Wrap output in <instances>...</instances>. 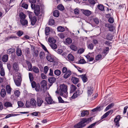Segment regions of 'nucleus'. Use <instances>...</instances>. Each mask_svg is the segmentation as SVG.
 Segmentation results:
<instances>
[{"instance_id": "obj_60", "label": "nucleus", "mask_w": 128, "mask_h": 128, "mask_svg": "<svg viewBox=\"0 0 128 128\" xmlns=\"http://www.w3.org/2000/svg\"><path fill=\"white\" fill-rule=\"evenodd\" d=\"M32 82L31 84L32 87L33 88H35L36 86V82L33 81Z\"/></svg>"}, {"instance_id": "obj_19", "label": "nucleus", "mask_w": 128, "mask_h": 128, "mask_svg": "<svg viewBox=\"0 0 128 128\" xmlns=\"http://www.w3.org/2000/svg\"><path fill=\"white\" fill-rule=\"evenodd\" d=\"M47 60L50 62H53L54 60V58L51 55H48L46 57Z\"/></svg>"}, {"instance_id": "obj_54", "label": "nucleus", "mask_w": 128, "mask_h": 128, "mask_svg": "<svg viewBox=\"0 0 128 128\" xmlns=\"http://www.w3.org/2000/svg\"><path fill=\"white\" fill-rule=\"evenodd\" d=\"M28 4L25 3H22V7L26 9H28Z\"/></svg>"}, {"instance_id": "obj_5", "label": "nucleus", "mask_w": 128, "mask_h": 128, "mask_svg": "<svg viewBox=\"0 0 128 128\" xmlns=\"http://www.w3.org/2000/svg\"><path fill=\"white\" fill-rule=\"evenodd\" d=\"M86 124H84L82 120L78 123L75 124L74 126L75 128H82L85 126Z\"/></svg>"}, {"instance_id": "obj_33", "label": "nucleus", "mask_w": 128, "mask_h": 128, "mask_svg": "<svg viewBox=\"0 0 128 128\" xmlns=\"http://www.w3.org/2000/svg\"><path fill=\"white\" fill-rule=\"evenodd\" d=\"M56 80V78L54 77L50 78L48 79L49 82L52 84Z\"/></svg>"}, {"instance_id": "obj_49", "label": "nucleus", "mask_w": 128, "mask_h": 128, "mask_svg": "<svg viewBox=\"0 0 128 128\" xmlns=\"http://www.w3.org/2000/svg\"><path fill=\"white\" fill-rule=\"evenodd\" d=\"M78 96V92H76L74 93L73 95L72 96L71 98L72 99H74L76 98Z\"/></svg>"}, {"instance_id": "obj_35", "label": "nucleus", "mask_w": 128, "mask_h": 128, "mask_svg": "<svg viewBox=\"0 0 128 128\" xmlns=\"http://www.w3.org/2000/svg\"><path fill=\"white\" fill-rule=\"evenodd\" d=\"M114 105V104L113 103H111L106 107L105 109V110L106 111H107L112 108Z\"/></svg>"}, {"instance_id": "obj_6", "label": "nucleus", "mask_w": 128, "mask_h": 128, "mask_svg": "<svg viewBox=\"0 0 128 128\" xmlns=\"http://www.w3.org/2000/svg\"><path fill=\"white\" fill-rule=\"evenodd\" d=\"M120 116L119 115L117 116L114 120L115 125L117 127L120 126L119 122L120 119Z\"/></svg>"}, {"instance_id": "obj_15", "label": "nucleus", "mask_w": 128, "mask_h": 128, "mask_svg": "<svg viewBox=\"0 0 128 128\" xmlns=\"http://www.w3.org/2000/svg\"><path fill=\"white\" fill-rule=\"evenodd\" d=\"M113 112V110H110L105 113L102 117L101 118L102 119H103L108 116L109 114L111 113V114H112Z\"/></svg>"}, {"instance_id": "obj_40", "label": "nucleus", "mask_w": 128, "mask_h": 128, "mask_svg": "<svg viewBox=\"0 0 128 128\" xmlns=\"http://www.w3.org/2000/svg\"><path fill=\"white\" fill-rule=\"evenodd\" d=\"M57 29L58 31L60 32H63L65 30L64 28L61 26H58L57 28Z\"/></svg>"}, {"instance_id": "obj_44", "label": "nucleus", "mask_w": 128, "mask_h": 128, "mask_svg": "<svg viewBox=\"0 0 128 128\" xmlns=\"http://www.w3.org/2000/svg\"><path fill=\"white\" fill-rule=\"evenodd\" d=\"M88 114V112L87 111H84L81 113V116L82 117H84L85 115H87Z\"/></svg>"}, {"instance_id": "obj_57", "label": "nucleus", "mask_w": 128, "mask_h": 128, "mask_svg": "<svg viewBox=\"0 0 128 128\" xmlns=\"http://www.w3.org/2000/svg\"><path fill=\"white\" fill-rule=\"evenodd\" d=\"M23 34V32L20 30H19L17 33V34L19 37L21 36Z\"/></svg>"}, {"instance_id": "obj_25", "label": "nucleus", "mask_w": 128, "mask_h": 128, "mask_svg": "<svg viewBox=\"0 0 128 128\" xmlns=\"http://www.w3.org/2000/svg\"><path fill=\"white\" fill-rule=\"evenodd\" d=\"M4 106L7 108L12 107V104L10 102H6L4 103Z\"/></svg>"}, {"instance_id": "obj_59", "label": "nucleus", "mask_w": 128, "mask_h": 128, "mask_svg": "<svg viewBox=\"0 0 128 128\" xmlns=\"http://www.w3.org/2000/svg\"><path fill=\"white\" fill-rule=\"evenodd\" d=\"M59 102L60 103H62L64 102V101L62 99L60 96H59L58 98Z\"/></svg>"}, {"instance_id": "obj_48", "label": "nucleus", "mask_w": 128, "mask_h": 128, "mask_svg": "<svg viewBox=\"0 0 128 128\" xmlns=\"http://www.w3.org/2000/svg\"><path fill=\"white\" fill-rule=\"evenodd\" d=\"M87 47L88 49L92 50L94 48V46L91 43L88 44Z\"/></svg>"}, {"instance_id": "obj_16", "label": "nucleus", "mask_w": 128, "mask_h": 128, "mask_svg": "<svg viewBox=\"0 0 128 128\" xmlns=\"http://www.w3.org/2000/svg\"><path fill=\"white\" fill-rule=\"evenodd\" d=\"M71 80L73 83L75 84H77L79 82L78 78L75 77L72 78Z\"/></svg>"}, {"instance_id": "obj_42", "label": "nucleus", "mask_w": 128, "mask_h": 128, "mask_svg": "<svg viewBox=\"0 0 128 128\" xmlns=\"http://www.w3.org/2000/svg\"><path fill=\"white\" fill-rule=\"evenodd\" d=\"M32 70L34 72L36 73H38L39 72V71L38 68L36 66H34L32 68Z\"/></svg>"}, {"instance_id": "obj_11", "label": "nucleus", "mask_w": 128, "mask_h": 128, "mask_svg": "<svg viewBox=\"0 0 128 128\" xmlns=\"http://www.w3.org/2000/svg\"><path fill=\"white\" fill-rule=\"evenodd\" d=\"M93 88L91 87L88 88L87 92L88 96H90L93 92Z\"/></svg>"}, {"instance_id": "obj_17", "label": "nucleus", "mask_w": 128, "mask_h": 128, "mask_svg": "<svg viewBox=\"0 0 128 128\" xmlns=\"http://www.w3.org/2000/svg\"><path fill=\"white\" fill-rule=\"evenodd\" d=\"M20 22L21 24L23 26H28V21L25 19H20Z\"/></svg>"}, {"instance_id": "obj_12", "label": "nucleus", "mask_w": 128, "mask_h": 128, "mask_svg": "<svg viewBox=\"0 0 128 128\" xmlns=\"http://www.w3.org/2000/svg\"><path fill=\"white\" fill-rule=\"evenodd\" d=\"M12 89L11 87L8 85H7L6 86V90L8 94H10L11 91Z\"/></svg>"}, {"instance_id": "obj_36", "label": "nucleus", "mask_w": 128, "mask_h": 128, "mask_svg": "<svg viewBox=\"0 0 128 128\" xmlns=\"http://www.w3.org/2000/svg\"><path fill=\"white\" fill-rule=\"evenodd\" d=\"M50 45L51 48L54 50L57 48V45L55 43L50 44Z\"/></svg>"}, {"instance_id": "obj_9", "label": "nucleus", "mask_w": 128, "mask_h": 128, "mask_svg": "<svg viewBox=\"0 0 128 128\" xmlns=\"http://www.w3.org/2000/svg\"><path fill=\"white\" fill-rule=\"evenodd\" d=\"M63 77L65 79H67L72 74V73L71 72L70 70H68L66 72L64 73Z\"/></svg>"}, {"instance_id": "obj_64", "label": "nucleus", "mask_w": 128, "mask_h": 128, "mask_svg": "<svg viewBox=\"0 0 128 128\" xmlns=\"http://www.w3.org/2000/svg\"><path fill=\"white\" fill-rule=\"evenodd\" d=\"M96 124V122H94L92 124L88 126L87 128H94Z\"/></svg>"}, {"instance_id": "obj_47", "label": "nucleus", "mask_w": 128, "mask_h": 128, "mask_svg": "<svg viewBox=\"0 0 128 128\" xmlns=\"http://www.w3.org/2000/svg\"><path fill=\"white\" fill-rule=\"evenodd\" d=\"M48 24L49 25L51 26L54 25V20L53 19H50L49 21Z\"/></svg>"}, {"instance_id": "obj_63", "label": "nucleus", "mask_w": 128, "mask_h": 128, "mask_svg": "<svg viewBox=\"0 0 128 128\" xmlns=\"http://www.w3.org/2000/svg\"><path fill=\"white\" fill-rule=\"evenodd\" d=\"M67 68L65 67H64L62 68V72L63 74H64L67 71Z\"/></svg>"}, {"instance_id": "obj_3", "label": "nucleus", "mask_w": 128, "mask_h": 128, "mask_svg": "<svg viewBox=\"0 0 128 128\" xmlns=\"http://www.w3.org/2000/svg\"><path fill=\"white\" fill-rule=\"evenodd\" d=\"M36 104L37 102L36 100L33 98H32L30 99V102L26 101V105L27 107L35 108Z\"/></svg>"}, {"instance_id": "obj_53", "label": "nucleus", "mask_w": 128, "mask_h": 128, "mask_svg": "<svg viewBox=\"0 0 128 128\" xmlns=\"http://www.w3.org/2000/svg\"><path fill=\"white\" fill-rule=\"evenodd\" d=\"M41 47L42 49L46 52H47L48 53H49V52H48V50L46 48V46L43 44H41Z\"/></svg>"}, {"instance_id": "obj_8", "label": "nucleus", "mask_w": 128, "mask_h": 128, "mask_svg": "<svg viewBox=\"0 0 128 128\" xmlns=\"http://www.w3.org/2000/svg\"><path fill=\"white\" fill-rule=\"evenodd\" d=\"M12 68L14 71L15 72H17L19 70V66L17 63H15L12 66Z\"/></svg>"}, {"instance_id": "obj_38", "label": "nucleus", "mask_w": 128, "mask_h": 128, "mask_svg": "<svg viewBox=\"0 0 128 128\" xmlns=\"http://www.w3.org/2000/svg\"><path fill=\"white\" fill-rule=\"evenodd\" d=\"M59 12L58 10L54 11L53 12V14L54 16L56 17H58L59 16Z\"/></svg>"}, {"instance_id": "obj_32", "label": "nucleus", "mask_w": 128, "mask_h": 128, "mask_svg": "<svg viewBox=\"0 0 128 128\" xmlns=\"http://www.w3.org/2000/svg\"><path fill=\"white\" fill-rule=\"evenodd\" d=\"M84 124H85V123L86 122H91V118H83L82 120Z\"/></svg>"}, {"instance_id": "obj_41", "label": "nucleus", "mask_w": 128, "mask_h": 128, "mask_svg": "<svg viewBox=\"0 0 128 128\" xmlns=\"http://www.w3.org/2000/svg\"><path fill=\"white\" fill-rule=\"evenodd\" d=\"M58 8L60 10L62 11L64 10V8L62 4H59L58 6Z\"/></svg>"}, {"instance_id": "obj_61", "label": "nucleus", "mask_w": 128, "mask_h": 128, "mask_svg": "<svg viewBox=\"0 0 128 128\" xmlns=\"http://www.w3.org/2000/svg\"><path fill=\"white\" fill-rule=\"evenodd\" d=\"M108 21L111 23H112L114 22V19L112 17H110L108 20Z\"/></svg>"}, {"instance_id": "obj_13", "label": "nucleus", "mask_w": 128, "mask_h": 128, "mask_svg": "<svg viewBox=\"0 0 128 128\" xmlns=\"http://www.w3.org/2000/svg\"><path fill=\"white\" fill-rule=\"evenodd\" d=\"M30 20L31 22V24L33 26L34 25L37 21L36 17L35 16H34Z\"/></svg>"}, {"instance_id": "obj_34", "label": "nucleus", "mask_w": 128, "mask_h": 128, "mask_svg": "<svg viewBox=\"0 0 128 128\" xmlns=\"http://www.w3.org/2000/svg\"><path fill=\"white\" fill-rule=\"evenodd\" d=\"M19 16L20 19H25L26 17V16L23 13L21 12L20 13Z\"/></svg>"}, {"instance_id": "obj_46", "label": "nucleus", "mask_w": 128, "mask_h": 128, "mask_svg": "<svg viewBox=\"0 0 128 128\" xmlns=\"http://www.w3.org/2000/svg\"><path fill=\"white\" fill-rule=\"evenodd\" d=\"M35 89L36 91L39 92L40 90V86L39 84H36V86L35 87Z\"/></svg>"}, {"instance_id": "obj_31", "label": "nucleus", "mask_w": 128, "mask_h": 128, "mask_svg": "<svg viewBox=\"0 0 128 128\" xmlns=\"http://www.w3.org/2000/svg\"><path fill=\"white\" fill-rule=\"evenodd\" d=\"M61 71L58 70H55L54 71V74L57 76H60L61 74Z\"/></svg>"}, {"instance_id": "obj_37", "label": "nucleus", "mask_w": 128, "mask_h": 128, "mask_svg": "<svg viewBox=\"0 0 128 128\" xmlns=\"http://www.w3.org/2000/svg\"><path fill=\"white\" fill-rule=\"evenodd\" d=\"M39 56L40 59H43L44 58L45 54L43 52H41L39 54Z\"/></svg>"}, {"instance_id": "obj_18", "label": "nucleus", "mask_w": 128, "mask_h": 128, "mask_svg": "<svg viewBox=\"0 0 128 128\" xmlns=\"http://www.w3.org/2000/svg\"><path fill=\"white\" fill-rule=\"evenodd\" d=\"M48 42L50 44L55 43L56 42V40L52 37H50L48 39Z\"/></svg>"}, {"instance_id": "obj_1", "label": "nucleus", "mask_w": 128, "mask_h": 128, "mask_svg": "<svg viewBox=\"0 0 128 128\" xmlns=\"http://www.w3.org/2000/svg\"><path fill=\"white\" fill-rule=\"evenodd\" d=\"M60 88L59 90H57L56 93L59 94L60 96L65 98H66L68 96L67 86L64 84H62L60 86Z\"/></svg>"}, {"instance_id": "obj_56", "label": "nucleus", "mask_w": 128, "mask_h": 128, "mask_svg": "<svg viewBox=\"0 0 128 128\" xmlns=\"http://www.w3.org/2000/svg\"><path fill=\"white\" fill-rule=\"evenodd\" d=\"M20 93L19 90H17L15 91L14 92V94L17 97H19L20 95Z\"/></svg>"}, {"instance_id": "obj_43", "label": "nucleus", "mask_w": 128, "mask_h": 128, "mask_svg": "<svg viewBox=\"0 0 128 128\" xmlns=\"http://www.w3.org/2000/svg\"><path fill=\"white\" fill-rule=\"evenodd\" d=\"M102 58V56L100 54L98 55L95 57L96 62L98 61Z\"/></svg>"}, {"instance_id": "obj_52", "label": "nucleus", "mask_w": 128, "mask_h": 128, "mask_svg": "<svg viewBox=\"0 0 128 128\" xmlns=\"http://www.w3.org/2000/svg\"><path fill=\"white\" fill-rule=\"evenodd\" d=\"M98 7L99 10L101 11H103L104 10V6L102 5H98Z\"/></svg>"}, {"instance_id": "obj_23", "label": "nucleus", "mask_w": 128, "mask_h": 128, "mask_svg": "<svg viewBox=\"0 0 128 128\" xmlns=\"http://www.w3.org/2000/svg\"><path fill=\"white\" fill-rule=\"evenodd\" d=\"M80 77L84 82H87V78L86 77L85 74L81 75H80Z\"/></svg>"}, {"instance_id": "obj_62", "label": "nucleus", "mask_w": 128, "mask_h": 128, "mask_svg": "<svg viewBox=\"0 0 128 128\" xmlns=\"http://www.w3.org/2000/svg\"><path fill=\"white\" fill-rule=\"evenodd\" d=\"M18 104L19 106L22 107L24 106V103L21 101H18Z\"/></svg>"}, {"instance_id": "obj_51", "label": "nucleus", "mask_w": 128, "mask_h": 128, "mask_svg": "<svg viewBox=\"0 0 128 128\" xmlns=\"http://www.w3.org/2000/svg\"><path fill=\"white\" fill-rule=\"evenodd\" d=\"M86 63L84 60L83 59H80L78 61V63L79 64H83Z\"/></svg>"}, {"instance_id": "obj_7", "label": "nucleus", "mask_w": 128, "mask_h": 128, "mask_svg": "<svg viewBox=\"0 0 128 128\" xmlns=\"http://www.w3.org/2000/svg\"><path fill=\"white\" fill-rule=\"evenodd\" d=\"M37 105L39 106H40L44 102L42 99L40 97H38L37 98Z\"/></svg>"}, {"instance_id": "obj_24", "label": "nucleus", "mask_w": 128, "mask_h": 128, "mask_svg": "<svg viewBox=\"0 0 128 128\" xmlns=\"http://www.w3.org/2000/svg\"><path fill=\"white\" fill-rule=\"evenodd\" d=\"M68 60L70 61H73L74 59V56L71 54H69L68 56Z\"/></svg>"}, {"instance_id": "obj_29", "label": "nucleus", "mask_w": 128, "mask_h": 128, "mask_svg": "<svg viewBox=\"0 0 128 128\" xmlns=\"http://www.w3.org/2000/svg\"><path fill=\"white\" fill-rule=\"evenodd\" d=\"M46 100L48 104H51L52 102V100L50 97H47L46 98Z\"/></svg>"}, {"instance_id": "obj_58", "label": "nucleus", "mask_w": 128, "mask_h": 128, "mask_svg": "<svg viewBox=\"0 0 128 128\" xmlns=\"http://www.w3.org/2000/svg\"><path fill=\"white\" fill-rule=\"evenodd\" d=\"M48 70V68L47 66H45L44 68V72L46 74Z\"/></svg>"}, {"instance_id": "obj_2", "label": "nucleus", "mask_w": 128, "mask_h": 128, "mask_svg": "<svg viewBox=\"0 0 128 128\" xmlns=\"http://www.w3.org/2000/svg\"><path fill=\"white\" fill-rule=\"evenodd\" d=\"M13 79L16 86H20L22 81L21 74H20L19 72L16 74L15 76L14 77Z\"/></svg>"}, {"instance_id": "obj_27", "label": "nucleus", "mask_w": 128, "mask_h": 128, "mask_svg": "<svg viewBox=\"0 0 128 128\" xmlns=\"http://www.w3.org/2000/svg\"><path fill=\"white\" fill-rule=\"evenodd\" d=\"M15 51L14 48H11L8 50L7 52L8 54H10L13 53Z\"/></svg>"}, {"instance_id": "obj_14", "label": "nucleus", "mask_w": 128, "mask_h": 128, "mask_svg": "<svg viewBox=\"0 0 128 128\" xmlns=\"http://www.w3.org/2000/svg\"><path fill=\"white\" fill-rule=\"evenodd\" d=\"M109 48L107 47L105 48L103 50L102 54L103 56H105L108 52Z\"/></svg>"}, {"instance_id": "obj_21", "label": "nucleus", "mask_w": 128, "mask_h": 128, "mask_svg": "<svg viewBox=\"0 0 128 128\" xmlns=\"http://www.w3.org/2000/svg\"><path fill=\"white\" fill-rule=\"evenodd\" d=\"M47 82L45 80H42L41 82V85L42 87L43 88H45L47 87Z\"/></svg>"}, {"instance_id": "obj_4", "label": "nucleus", "mask_w": 128, "mask_h": 128, "mask_svg": "<svg viewBox=\"0 0 128 128\" xmlns=\"http://www.w3.org/2000/svg\"><path fill=\"white\" fill-rule=\"evenodd\" d=\"M31 7L32 9L34 10V12L35 15L38 16L40 14V8L39 6L36 5L35 4H31Z\"/></svg>"}, {"instance_id": "obj_39", "label": "nucleus", "mask_w": 128, "mask_h": 128, "mask_svg": "<svg viewBox=\"0 0 128 128\" xmlns=\"http://www.w3.org/2000/svg\"><path fill=\"white\" fill-rule=\"evenodd\" d=\"M50 31V28L48 27H46L45 29V34L46 35L49 34V32Z\"/></svg>"}, {"instance_id": "obj_28", "label": "nucleus", "mask_w": 128, "mask_h": 128, "mask_svg": "<svg viewBox=\"0 0 128 128\" xmlns=\"http://www.w3.org/2000/svg\"><path fill=\"white\" fill-rule=\"evenodd\" d=\"M16 53L18 56H20L22 54L21 50L19 48H17L16 50Z\"/></svg>"}, {"instance_id": "obj_26", "label": "nucleus", "mask_w": 128, "mask_h": 128, "mask_svg": "<svg viewBox=\"0 0 128 128\" xmlns=\"http://www.w3.org/2000/svg\"><path fill=\"white\" fill-rule=\"evenodd\" d=\"M72 39L69 38H67L65 40L66 44L67 45L70 44L72 42Z\"/></svg>"}, {"instance_id": "obj_20", "label": "nucleus", "mask_w": 128, "mask_h": 128, "mask_svg": "<svg viewBox=\"0 0 128 128\" xmlns=\"http://www.w3.org/2000/svg\"><path fill=\"white\" fill-rule=\"evenodd\" d=\"M77 87L73 84H72L70 87V93H72L75 91L77 89Z\"/></svg>"}, {"instance_id": "obj_22", "label": "nucleus", "mask_w": 128, "mask_h": 128, "mask_svg": "<svg viewBox=\"0 0 128 128\" xmlns=\"http://www.w3.org/2000/svg\"><path fill=\"white\" fill-rule=\"evenodd\" d=\"M83 13L87 16H89L91 14V12L88 10H83L82 11Z\"/></svg>"}, {"instance_id": "obj_30", "label": "nucleus", "mask_w": 128, "mask_h": 128, "mask_svg": "<svg viewBox=\"0 0 128 128\" xmlns=\"http://www.w3.org/2000/svg\"><path fill=\"white\" fill-rule=\"evenodd\" d=\"M8 60V56L6 54L4 55L2 58V60L4 62H6Z\"/></svg>"}, {"instance_id": "obj_45", "label": "nucleus", "mask_w": 128, "mask_h": 128, "mask_svg": "<svg viewBox=\"0 0 128 128\" xmlns=\"http://www.w3.org/2000/svg\"><path fill=\"white\" fill-rule=\"evenodd\" d=\"M0 74L2 76H4L5 73L3 68L0 69Z\"/></svg>"}, {"instance_id": "obj_55", "label": "nucleus", "mask_w": 128, "mask_h": 128, "mask_svg": "<svg viewBox=\"0 0 128 128\" xmlns=\"http://www.w3.org/2000/svg\"><path fill=\"white\" fill-rule=\"evenodd\" d=\"M70 48L72 50L74 51H76L77 50V47L74 45H72L70 46Z\"/></svg>"}, {"instance_id": "obj_50", "label": "nucleus", "mask_w": 128, "mask_h": 128, "mask_svg": "<svg viewBox=\"0 0 128 128\" xmlns=\"http://www.w3.org/2000/svg\"><path fill=\"white\" fill-rule=\"evenodd\" d=\"M29 76L30 81L31 82H32L34 78L32 74L30 73H29Z\"/></svg>"}, {"instance_id": "obj_10", "label": "nucleus", "mask_w": 128, "mask_h": 128, "mask_svg": "<svg viewBox=\"0 0 128 128\" xmlns=\"http://www.w3.org/2000/svg\"><path fill=\"white\" fill-rule=\"evenodd\" d=\"M6 91L5 89L2 88L1 89L0 92V95L2 97H4L6 95Z\"/></svg>"}]
</instances>
